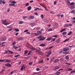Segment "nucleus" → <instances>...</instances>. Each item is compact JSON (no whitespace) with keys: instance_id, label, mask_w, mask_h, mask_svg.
I'll return each mask as SVG.
<instances>
[{"instance_id":"f257e3e1","label":"nucleus","mask_w":75,"mask_h":75,"mask_svg":"<svg viewBox=\"0 0 75 75\" xmlns=\"http://www.w3.org/2000/svg\"><path fill=\"white\" fill-rule=\"evenodd\" d=\"M37 38L38 39H40L39 40V41H42V40H45V37H42V36L41 35H40Z\"/></svg>"},{"instance_id":"f03ea898","label":"nucleus","mask_w":75,"mask_h":75,"mask_svg":"<svg viewBox=\"0 0 75 75\" xmlns=\"http://www.w3.org/2000/svg\"><path fill=\"white\" fill-rule=\"evenodd\" d=\"M59 67L58 66H55L54 68H53V71H55L56 70H58L59 68Z\"/></svg>"},{"instance_id":"7ed1b4c3","label":"nucleus","mask_w":75,"mask_h":75,"mask_svg":"<svg viewBox=\"0 0 75 75\" xmlns=\"http://www.w3.org/2000/svg\"><path fill=\"white\" fill-rule=\"evenodd\" d=\"M25 66L24 65H22L21 68V70L22 71H23V69H24V70L25 69Z\"/></svg>"},{"instance_id":"20e7f679","label":"nucleus","mask_w":75,"mask_h":75,"mask_svg":"<svg viewBox=\"0 0 75 75\" xmlns=\"http://www.w3.org/2000/svg\"><path fill=\"white\" fill-rule=\"evenodd\" d=\"M40 5L41 6H42L45 9V10H46L47 11H48V9L47 8L45 7L44 6V5L42 4L41 3V4H40Z\"/></svg>"},{"instance_id":"39448f33","label":"nucleus","mask_w":75,"mask_h":75,"mask_svg":"<svg viewBox=\"0 0 75 75\" xmlns=\"http://www.w3.org/2000/svg\"><path fill=\"white\" fill-rule=\"evenodd\" d=\"M69 50V49L67 47H65L63 49L64 51H67Z\"/></svg>"},{"instance_id":"423d86ee","label":"nucleus","mask_w":75,"mask_h":75,"mask_svg":"<svg viewBox=\"0 0 75 75\" xmlns=\"http://www.w3.org/2000/svg\"><path fill=\"white\" fill-rule=\"evenodd\" d=\"M5 65L6 66V67H11V65L9 63H7V64H5Z\"/></svg>"},{"instance_id":"0eeeda50","label":"nucleus","mask_w":75,"mask_h":75,"mask_svg":"<svg viewBox=\"0 0 75 75\" xmlns=\"http://www.w3.org/2000/svg\"><path fill=\"white\" fill-rule=\"evenodd\" d=\"M18 38V41H20V40H23V38L22 37L20 38Z\"/></svg>"},{"instance_id":"6e6552de","label":"nucleus","mask_w":75,"mask_h":75,"mask_svg":"<svg viewBox=\"0 0 75 75\" xmlns=\"http://www.w3.org/2000/svg\"><path fill=\"white\" fill-rule=\"evenodd\" d=\"M7 40V38L6 37H3L1 38V41H6Z\"/></svg>"},{"instance_id":"1a4fd4ad","label":"nucleus","mask_w":75,"mask_h":75,"mask_svg":"<svg viewBox=\"0 0 75 75\" xmlns=\"http://www.w3.org/2000/svg\"><path fill=\"white\" fill-rule=\"evenodd\" d=\"M59 61V59H55V60L54 62V63H57Z\"/></svg>"},{"instance_id":"9d476101","label":"nucleus","mask_w":75,"mask_h":75,"mask_svg":"<svg viewBox=\"0 0 75 75\" xmlns=\"http://www.w3.org/2000/svg\"><path fill=\"white\" fill-rule=\"evenodd\" d=\"M61 74V72L59 71H58L56 72V73L54 75H59Z\"/></svg>"},{"instance_id":"9b49d317","label":"nucleus","mask_w":75,"mask_h":75,"mask_svg":"<svg viewBox=\"0 0 75 75\" xmlns=\"http://www.w3.org/2000/svg\"><path fill=\"white\" fill-rule=\"evenodd\" d=\"M75 6H74V5H71V6L70 7V8L71 9H74V8H75Z\"/></svg>"},{"instance_id":"f8f14e48","label":"nucleus","mask_w":75,"mask_h":75,"mask_svg":"<svg viewBox=\"0 0 75 75\" xmlns=\"http://www.w3.org/2000/svg\"><path fill=\"white\" fill-rule=\"evenodd\" d=\"M39 46H41V47H45V45L44 44H41Z\"/></svg>"},{"instance_id":"ddd939ff","label":"nucleus","mask_w":75,"mask_h":75,"mask_svg":"<svg viewBox=\"0 0 75 75\" xmlns=\"http://www.w3.org/2000/svg\"><path fill=\"white\" fill-rule=\"evenodd\" d=\"M37 33L38 34V35H39V34H41V33H42V31H39L37 32Z\"/></svg>"},{"instance_id":"4468645a","label":"nucleus","mask_w":75,"mask_h":75,"mask_svg":"<svg viewBox=\"0 0 75 75\" xmlns=\"http://www.w3.org/2000/svg\"><path fill=\"white\" fill-rule=\"evenodd\" d=\"M71 34H72V32L70 31L69 32L68 34H67V35H71Z\"/></svg>"},{"instance_id":"2eb2a0df","label":"nucleus","mask_w":75,"mask_h":75,"mask_svg":"<svg viewBox=\"0 0 75 75\" xmlns=\"http://www.w3.org/2000/svg\"><path fill=\"white\" fill-rule=\"evenodd\" d=\"M31 6H30L28 8V10L29 11H30V10H31Z\"/></svg>"},{"instance_id":"dca6fc26","label":"nucleus","mask_w":75,"mask_h":75,"mask_svg":"<svg viewBox=\"0 0 75 75\" xmlns=\"http://www.w3.org/2000/svg\"><path fill=\"white\" fill-rule=\"evenodd\" d=\"M51 39H52V38H48L47 39V41H50Z\"/></svg>"},{"instance_id":"f3484780","label":"nucleus","mask_w":75,"mask_h":75,"mask_svg":"<svg viewBox=\"0 0 75 75\" xmlns=\"http://www.w3.org/2000/svg\"><path fill=\"white\" fill-rule=\"evenodd\" d=\"M66 30L65 28L63 29L60 31V33H62L63 31H65Z\"/></svg>"},{"instance_id":"a211bd4d","label":"nucleus","mask_w":75,"mask_h":75,"mask_svg":"<svg viewBox=\"0 0 75 75\" xmlns=\"http://www.w3.org/2000/svg\"><path fill=\"white\" fill-rule=\"evenodd\" d=\"M44 21H45V22H46V23H48L49 22L48 20L46 19H44Z\"/></svg>"},{"instance_id":"6ab92c4d","label":"nucleus","mask_w":75,"mask_h":75,"mask_svg":"<svg viewBox=\"0 0 75 75\" xmlns=\"http://www.w3.org/2000/svg\"><path fill=\"white\" fill-rule=\"evenodd\" d=\"M9 5L10 6H15V4H9Z\"/></svg>"},{"instance_id":"aec40b11","label":"nucleus","mask_w":75,"mask_h":75,"mask_svg":"<svg viewBox=\"0 0 75 75\" xmlns=\"http://www.w3.org/2000/svg\"><path fill=\"white\" fill-rule=\"evenodd\" d=\"M64 59L63 58H62L60 59V61H64Z\"/></svg>"},{"instance_id":"412c9836","label":"nucleus","mask_w":75,"mask_h":75,"mask_svg":"<svg viewBox=\"0 0 75 75\" xmlns=\"http://www.w3.org/2000/svg\"><path fill=\"white\" fill-rule=\"evenodd\" d=\"M40 10V8H36L34 10V11H37V10Z\"/></svg>"},{"instance_id":"4be33fe9","label":"nucleus","mask_w":75,"mask_h":75,"mask_svg":"<svg viewBox=\"0 0 75 75\" xmlns=\"http://www.w3.org/2000/svg\"><path fill=\"white\" fill-rule=\"evenodd\" d=\"M70 38H68V39H66L64 41V42H66V41H69V40Z\"/></svg>"},{"instance_id":"5701e85b","label":"nucleus","mask_w":75,"mask_h":75,"mask_svg":"<svg viewBox=\"0 0 75 75\" xmlns=\"http://www.w3.org/2000/svg\"><path fill=\"white\" fill-rule=\"evenodd\" d=\"M62 35H66V34H67V32H63L62 33Z\"/></svg>"},{"instance_id":"b1692460","label":"nucleus","mask_w":75,"mask_h":75,"mask_svg":"<svg viewBox=\"0 0 75 75\" xmlns=\"http://www.w3.org/2000/svg\"><path fill=\"white\" fill-rule=\"evenodd\" d=\"M74 4H75V3L74 2H72L70 4V5H71V6H73V5H74Z\"/></svg>"},{"instance_id":"393cba45","label":"nucleus","mask_w":75,"mask_h":75,"mask_svg":"<svg viewBox=\"0 0 75 75\" xmlns=\"http://www.w3.org/2000/svg\"><path fill=\"white\" fill-rule=\"evenodd\" d=\"M75 72V70H74V71H71V72L70 73V74H72V73H74Z\"/></svg>"},{"instance_id":"a878e982","label":"nucleus","mask_w":75,"mask_h":75,"mask_svg":"<svg viewBox=\"0 0 75 75\" xmlns=\"http://www.w3.org/2000/svg\"><path fill=\"white\" fill-rule=\"evenodd\" d=\"M43 62H44V60H42V61H40L39 62V64H42Z\"/></svg>"},{"instance_id":"bb28decb","label":"nucleus","mask_w":75,"mask_h":75,"mask_svg":"<svg viewBox=\"0 0 75 75\" xmlns=\"http://www.w3.org/2000/svg\"><path fill=\"white\" fill-rule=\"evenodd\" d=\"M23 21H20L19 22V24H23Z\"/></svg>"},{"instance_id":"cd10ccee","label":"nucleus","mask_w":75,"mask_h":75,"mask_svg":"<svg viewBox=\"0 0 75 75\" xmlns=\"http://www.w3.org/2000/svg\"><path fill=\"white\" fill-rule=\"evenodd\" d=\"M65 58H66V59H67V60H68V59H69V57H68V56H66L65 57Z\"/></svg>"},{"instance_id":"c85d7f7f","label":"nucleus","mask_w":75,"mask_h":75,"mask_svg":"<svg viewBox=\"0 0 75 75\" xmlns=\"http://www.w3.org/2000/svg\"><path fill=\"white\" fill-rule=\"evenodd\" d=\"M4 24L5 25H8V24H10V23H5Z\"/></svg>"},{"instance_id":"c756f323","label":"nucleus","mask_w":75,"mask_h":75,"mask_svg":"<svg viewBox=\"0 0 75 75\" xmlns=\"http://www.w3.org/2000/svg\"><path fill=\"white\" fill-rule=\"evenodd\" d=\"M5 62H8V63H10V62H11V61H10V60H6Z\"/></svg>"},{"instance_id":"7c9ffc66","label":"nucleus","mask_w":75,"mask_h":75,"mask_svg":"<svg viewBox=\"0 0 75 75\" xmlns=\"http://www.w3.org/2000/svg\"><path fill=\"white\" fill-rule=\"evenodd\" d=\"M38 73H39V72H38L37 73L35 72L33 73V75H36V74H38Z\"/></svg>"},{"instance_id":"2f4dec72","label":"nucleus","mask_w":75,"mask_h":75,"mask_svg":"<svg viewBox=\"0 0 75 75\" xmlns=\"http://www.w3.org/2000/svg\"><path fill=\"white\" fill-rule=\"evenodd\" d=\"M30 17L31 18H34V16H30Z\"/></svg>"},{"instance_id":"473e14b6","label":"nucleus","mask_w":75,"mask_h":75,"mask_svg":"<svg viewBox=\"0 0 75 75\" xmlns=\"http://www.w3.org/2000/svg\"><path fill=\"white\" fill-rule=\"evenodd\" d=\"M36 52H38V54L40 53V52H40V50H36Z\"/></svg>"},{"instance_id":"72a5a7b5","label":"nucleus","mask_w":75,"mask_h":75,"mask_svg":"<svg viewBox=\"0 0 75 75\" xmlns=\"http://www.w3.org/2000/svg\"><path fill=\"white\" fill-rule=\"evenodd\" d=\"M14 71H11L9 74V75H12V74H13V73H14Z\"/></svg>"},{"instance_id":"f704fd0d","label":"nucleus","mask_w":75,"mask_h":75,"mask_svg":"<svg viewBox=\"0 0 75 75\" xmlns=\"http://www.w3.org/2000/svg\"><path fill=\"white\" fill-rule=\"evenodd\" d=\"M15 31H19V29L17 28H15Z\"/></svg>"},{"instance_id":"c9c22d12","label":"nucleus","mask_w":75,"mask_h":75,"mask_svg":"<svg viewBox=\"0 0 75 75\" xmlns=\"http://www.w3.org/2000/svg\"><path fill=\"white\" fill-rule=\"evenodd\" d=\"M13 48H15V49H16V48H18V46H13Z\"/></svg>"},{"instance_id":"e433bc0d","label":"nucleus","mask_w":75,"mask_h":75,"mask_svg":"<svg viewBox=\"0 0 75 75\" xmlns=\"http://www.w3.org/2000/svg\"><path fill=\"white\" fill-rule=\"evenodd\" d=\"M64 64H67V65H71V64L70 63H68L67 62L65 63Z\"/></svg>"},{"instance_id":"4c0bfd02","label":"nucleus","mask_w":75,"mask_h":75,"mask_svg":"<svg viewBox=\"0 0 75 75\" xmlns=\"http://www.w3.org/2000/svg\"><path fill=\"white\" fill-rule=\"evenodd\" d=\"M71 13H73V14H75V11L74 10H72L71 11Z\"/></svg>"},{"instance_id":"58836bf2","label":"nucleus","mask_w":75,"mask_h":75,"mask_svg":"<svg viewBox=\"0 0 75 75\" xmlns=\"http://www.w3.org/2000/svg\"><path fill=\"white\" fill-rule=\"evenodd\" d=\"M72 69L69 68L68 69L67 71H72Z\"/></svg>"},{"instance_id":"ea45409f","label":"nucleus","mask_w":75,"mask_h":75,"mask_svg":"<svg viewBox=\"0 0 75 75\" xmlns=\"http://www.w3.org/2000/svg\"><path fill=\"white\" fill-rule=\"evenodd\" d=\"M25 6L26 7H27V6H29V4H28V3H27L26 4Z\"/></svg>"},{"instance_id":"a19ab883","label":"nucleus","mask_w":75,"mask_h":75,"mask_svg":"<svg viewBox=\"0 0 75 75\" xmlns=\"http://www.w3.org/2000/svg\"><path fill=\"white\" fill-rule=\"evenodd\" d=\"M11 3H13V4H16V2L15 1H12V2H11Z\"/></svg>"},{"instance_id":"79ce46f5","label":"nucleus","mask_w":75,"mask_h":75,"mask_svg":"<svg viewBox=\"0 0 75 75\" xmlns=\"http://www.w3.org/2000/svg\"><path fill=\"white\" fill-rule=\"evenodd\" d=\"M5 71V70L4 69H2V70L1 71V73H3V72H4Z\"/></svg>"},{"instance_id":"37998d69","label":"nucleus","mask_w":75,"mask_h":75,"mask_svg":"<svg viewBox=\"0 0 75 75\" xmlns=\"http://www.w3.org/2000/svg\"><path fill=\"white\" fill-rule=\"evenodd\" d=\"M60 41L61 40H57L56 42L57 43H59V42H60Z\"/></svg>"},{"instance_id":"c03bdc74","label":"nucleus","mask_w":75,"mask_h":75,"mask_svg":"<svg viewBox=\"0 0 75 75\" xmlns=\"http://www.w3.org/2000/svg\"><path fill=\"white\" fill-rule=\"evenodd\" d=\"M19 55H20V54H18L17 55L15 56V57L16 58H17V57H18Z\"/></svg>"},{"instance_id":"a18cd8bd","label":"nucleus","mask_w":75,"mask_h":75,"mask_svg":"<svg viewBox=\"0 0 75 75\" xmlns=\"http://www.w3.org/2000/svg\"><path fill=\"white\" fill-rule=\"evenodd\" d=\"M3 23L4 24L6 22V20H5L4 21H2Z\"/></svg>"},{"instance_id":"49530a36","label":"nucleus","mask_w":75,"mask_h":75,"mask_svg":"<svg viewBox=\"0 0 75 75\" xmlns=\"http://www.w3.org/2000/svg\"><path fill=\"white\" fill-rule=\"evenodd\" d=\"M35 26V24H34V23H32L31 24V27H34V26Z\"/></svg>"},{"instance_id":"de8ad7c7","label":"nucleus","mask_w":75,"mask_h":75,"mask_svg":"<svg viewBox=\"0 0 75 75\" xmlns=\"http://www.w3.org/2000/svg\"><path fill=\"white\" fill-rule=\"evenodd\" d=\"M27 52H28L27 51H25V53L24 54L25 55V54H27Z\"/></svg>"},{"instance_id":"09e8293b","label":"nucleus","mask_w":75,"mask_h":75,"mask_svg":"<svg viewBox=\"0 0 75 75\" xmlns=\"http://www.w3.org/2000/svg\"><path fill=\"white\" fill-rule=\"evenodd\" d=\"M28 30L26 29L24 31V33H26L27 32H28Z\"/></svg>"},{"instance_id":"8fccbe9b","label":"nucleus","mask_w":75,"mask_h":75,"mask_svg":"<svg viewBox=\"0 0 75 75\" xmlns=\"http://www.w3.org/2000/svg\"><path fill=\"white\" fill-rule=\"evenodd\" d=\"M8 51L9 52H11V53L12 54H14V52L11 51L10 50H8Z\"/></svg>"},{"instance_id":"3c124183","label":"nucleus","mask_w":75,"mask_h":75,"mask_svg":"<svg viewBox=\"0 0 75 75\" xmlns=\"http://www.w3.org/2000/svg\"><path fill=\"white\" fill-rule=\"evenodd\" d=\"M66 2H67V3H68V4H69L70 3V1H69L68 0H67Z\"/></svg>"},{"instance_id":"603ef678","label":"nucleus","mask_w":75,"mask_h":75,"mask_svg":"<svg viewBox=\"0 0 75 75\" xmlns=\"http://www.w3.org/2000/svg\"><path fill=\"white\" fill-rule=\"evenodd\" d=\"M36 70L37 71H40V69H39V68H38L36 69Z\"/></svg>"},{"instance_id":"864d4df0","label":"nucleus","mask_w":75,"mask_h":75,"mask_svg":"<svg viewBox=\"0 0 75 75\" xmlns=\"http://www.w3.org/2000/svg\"><path fill=\"white\" fill-rule=\"evenodd\" d=\"M27 16H23V19H25V18H27Z\"/></svg>"},{"instance_id":"5fc2aeb1","label":"nucleus","mask_w":75,"mask_h":75,"mask_svg":"<svg viewBox=\"0 0 75 75\" xmlns=\"http://www.w3.org/2000/svg\"><path fill=\"white\" fill-rule=\"evenodd\" d=\"M36 30H40V27H38L36 28Z\"/></svg>"},{"instance_id":"6e6d98bb","label":"nucleus","mask_w":75,"mask_h":75,"mask_svg":"<svg viewBox=\"0 0 75 75\" xmlns=\"http://www.w3.org/2000/svg\"><path fill=\"white\" fill-rule=\"evenodd\" d=\"M47 54H48L49 55H51V52H48Z\"/></svg>"},{"instance_id":"4d7b16f0","label":"nucleus","mask_w":75,"mask_h":75,"mask_svg":"<svg viewBox=\"0 0 75 75\" xmlns=\"http://www.w3.org/2000/svg\"><path fill=\"white\" fill-rule=\"evenodd\" d=\"M52 30V29H49L48 31H51Z\"/></svg>"},{"instance_id":"13d9d810","label":"nucleus","mask_w":75,"mask_h":75,"mask_svg":"<svg viewBox=\"0 0 75 75\" xmlns=\"http://www.w3.org/2000/svg\"><path fill=\"white\" fill-rule=\"evenodd\" d=\"M30 49H32V50H35V48H30Z\"/></svg>"},{"instance_id":"bf43d9fd","label":"nucleus","mask_w":75,"mask_h":75,"mask_svg":"<svg viewBox=\"0 0 75 75\" xmlns=\"http://www.w3.org/2000/svg\"><path fill=\"white\" fill-rule=\"evenodd\" d=\"M2 3L3 4H4L6 3V1H3L2 2Z\"/></svg>"},{"instance_id":"052dcab7","label":"nucleus","mask_w":75,"mask_h":75,"mask_svg":"<svg viewBox=\"0 0 75 75\" xmlns=\"http://www.w3.org/2000/svg\"><path fill=\"white\" fill-rule=\"evenodd\" d=\"M53 47H54V46H50V47H49V49H51V48H53Z\"/></svg>"},{"instance_id":"680f3d73","label":"nucleus","mask_w":75,"mask_h":75,"mask_svg":"<svg viewBox=\"0 0 75 75\" xmlns=\"http://www.w3.org/2000/svg\"><path fill=\"white\" fill-rule=\"evenodd\" d=\"M10 11V8L8 9V10L7 11V12H9V11Z\"/></svg>"},{"instance_id":"e2e57ef3","label":"nucleus","mask_w":75,"mask_h":75,"mask_svg":"<svg viewBox=\"0 0 75 75\" xmlns=\"http://www.w3.org/2000/svg\"><path fill=\"white\" fill-rule=\"evenodd\" d=\"M50 54H46V55L47 57H50Z\"/></svg>"},{"instance_id":"0e129e2a","label":"nucleus","mask_w":75,"mask_h":75,"mask_svg":"<svg viewBox=\"0 0 75 75\" xmlns=\"http://www.w3.org/2000/svg\"><path fill=\"white\" fill-rule=\"evenodd\" d=\"M69 51H66V54H68V53H69Z\"/></svg>"},{"instance_id":"69168bd1","label":"nucleus","mask_w":75,"mask_h":75,"mask_svg":"<svg viewBox=\"0 0 75 75\" xmlns=\"http://www.w3.org/2000/svg\"><path fill=\"white\" fill-rule=\"evenodd\" d=\"M34 34H35V35H38V33H34Z\"/></svg>"},{"instance_id":"338daca9","label":"nucleus","mask_w":75,"mask_h":75,"mask_svg":"<svg viewBox=\"0 0 75 75\" xmlns=\"http://www.w3.org/2000/svg\"><path fill=\"white\" fill-rule=\"evenodd\" d=\"M33 64V62H30L29 63V65H32Z\"/></svg>"},{"instance_id":"774afa93","label":"nucleus","mask_w":75,"mask_h":75,"mask_svg":"<svg viewBox=\"0 0 75 75\" xmlns=\"http://www.w3.org/2000/svg\"><path fill=\"white\" fill-rule=\"evenodd\" d=\"M16 42H13V45H15V44H16Z\"/></svg>"}]
</instances>
